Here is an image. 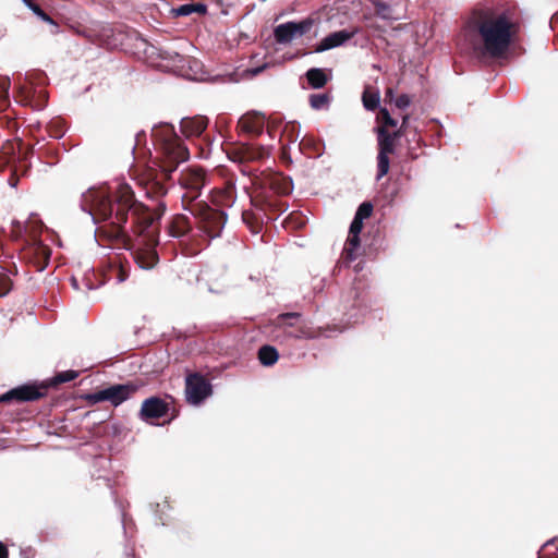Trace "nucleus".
Instances as JSON below:
<instances>
[{
    "label": "nucleus",
    "instance_id": "f257e3e1",
    "mask_svg": "<svg viewBox=\"0 0 558 558\" xmlns=\"http://www.w3.org/2000/svg\"><path fill=\"white\" fill-rule=\"evenodd\" d=\"M151 140L156 151L162 156V163L159 168L136 167L131 175L146 198L158 202L154 209L136 199L133 189L126 183L120 184L112 194L105 187L88 189L81 199L82 209L96 223L113 218L111 222L96 229L97 241L101 245L129 250L134 263L146 270L154 268L159 260L156 251L159 243L158 221L167 209L162 202L169 191L167 182L179 163L190 157L187 147L172 124L160 123L154 126Z\"/></svg>",
    "mask_w": 558,
    "mask_h": 558
},
{
    "label": "nucleus",
    "instance_id": "f03ea898",
    "mask_svg": "<svg viewBox=\"0 0 558 558\" xmlns=\"http://www.w3.org/2000/svg\"><path fill=\"white\" fill-rule=\"evenodd\" d=\"M515 5L474 8L463 24V35L476 56L502 58L521 29Z\"/></svg>",
    "mask_w": 558,
    "mask_h": 558
},
{
    "label": "nucleus",
    "instance_id": "7ed1b4c3",
    "mask_svg": "<svg viewBox=\"0 0 558 558\" xmlns=\"http://www.w3.org/2000/svg\"><path fill=\"white\" fill-rule=\"evenodd\" d=\"M292 180L282 172L265 170L252 179L250 194L253 209L242 213V220L253 234L263 230L265 220H276L288 209V203L282 199L292 193Z\"/></svg>",
    "mask_w": 558,
    "mask_h": 558
},
{
    "label": "nucleus",
    "instance_id": "20e7f679",
    "mask_svg": "<svg viewBox=\"0 0 558 558\" xmlns=\"http://www.w3.org/2000/svg\"><path fill=\"white\" fill-rule=\"evenodd\" d=\"M178 182L183 191L182 208L193 216L196 228L209 240L219 238L228 220L227 213L199 199L203 189L211 182L210 173L198 165H191L180 171Z\"/></svg>",
    "mask_w": 558,
    "mask_h": 558
},
{
    "label": "nucleus",
    "instance_id": "39448f33",
    "mask_svg": "<svg viewBox=\"0 0 558 558\" xmlns=\"http://www.w3.org/2000/svg\"><path fill=\"white\" fill-rule=\"evenodd\" d=\"M270 151L269 148L265 146H255L252 144H239L234 147L230 148L228 151V157L233 162H238L241 165L240 170L243 174H247L254 178L255 174L252 173V170L248 169L245 163L252 161H258L267 158Z\"/></svg>",
    "mask_w": 558,
    "mask_h": 558
},
{
    "label": "nucleus",
    "instance_id": "423d86ee",
    "mask_svg": "<svg viewBox=\"0 0 558 558\" xmlns=\"http://www.w3.org/2000/svg\"><path fill=\"white\" fill-rule=\"evenodd\" d=\"M136 390L137 386L134 384L112 385L108 388L88 393L85 399L90 403L109 401L117 407L132 397Z\"/></svg>",
    "mask_w": 558,
    "mask_h": 558
},
{
    "label": "nucleus",
    "instance_id": "0eeeda50",
    "mask_svg": "<svg viewBox=\"0 0 558 558\" xmlns=\"http://www.w3.org/2000/svg\"><path fill=\"white\" fill-rule=\"evenodd\" d=\"M50 255V247L36 239L27 242L20 251V258L36 271H43L47 267Z\"/></svg>",
    "mask_w": 558,
    "mask_h": 558
},
{
    "label": "nucleus",
    "instance_id": "6e6552de",
    "mask_svg": "<svg viewBox=\"0 0 558 558\" xmlns=\"http://www.w3.org/2000/svg\"><path fill=\"white\" fill-rule=\"evenodd\" d=\"M213 393L209 380L199 373H191L185 378L186 401L193 405H199Z\"/></svg>",
    "mask_w": 558,
    "mask_h": 558
},
{
    "label": "nucleus",
    "instance_id": "1a4fd4ad",
    "mask_svg": "<svg viewBox=\"0 0 558 558\" xmlns=\"http://www.w3.org/2000/svg\"><path fill=\"white\" fill-rule=\"evenodd\" d=\"M314 25L312 17H306L300 22H287L279 24L274 29V37L277 44L286 45L294 38L307 34Z\"/></svg>",
    "mask_w": 558,
    "mask_h": 558
},
{
    "label": "nucleus",
    "instance_id": "9d476101",
    "mask_svg": "<svg viewBox=\"0 0 558 558\" xmlns=\"http://www.w3.org/2000/svg\"><path fill=\"white\" fill-rule=\"evenodd\" d=\"M173 398L169 395L166 398L149 397L142 403L138 416L142 421L153 424L154 420H159L168 415L171 409Z\"/></svg>",
    "mask_w": 558,
    "mask_h": 558
},
{
    "label": "nucleus",
    "instance_id": "9b49d317",
    "mask_svg": "<svg viewBox=\"0 0 558 558\" xmlns=\"http://www.w3.org/2000/svg\"><path fill=\"white\" fill-rule=\"evenodd\" d=\"M47 395V386L44 381L39 385L26 384L15 387L2 396H0V402H33L44 398Z\"/></svg>",
    "mask_w": 558,
    "mask_h": 558
},
{
    "label": "nucleus",
    "instance_id": "f8f14e48",
    "mask_svg": "<svg viewBox=\"0 0 558 558\" xmlns=\"http://www.w3.org/2000/svg\"><path fill=\"white\" fill-rule=\"evenodd\" d=\"M301 318L300 313L290 312V313H282L277 316V326L283 327L287 335L290 337H293L295 339L301 338H313L314 331L305 326V325H298L296 323L292 320H298Z\"/></svg>",
    "mask_w": 558,
    "mask_h": 558
},
{
    "label": "nucleus",
    "instance_id": "ddd939ff",
    "mask_svg": "<svg viewBox=\"0 0 558 558\" xmlns=\"http://www.w3.org/2000/svg\"><path fill=\"white\" fill-rule=\"evenodd\" d=\"M210 202L219 207H231L236 201V186L233 178L227 179L222 186H216L210 191Z\"/></svg>",
    "mask_w": 558,
    "mask_h": 558
},
{
    "label": "nucleus",
    "instance_id": "4468645a",
    "mask_svg": "<svg viewBox=\"0 0 558 558\" xmlns=\"http://www.w3.org/2000/svg\"><path fill=\"white\" fill-rule=\"evenodd\" d=\"M15 100L23 106H29L34 109L40 110L46 106L47 102V93L44 90L37 92L29 85H21L19 86Z\"/></svg>",
    "mask_w": 558,
    "mask_h": 558
},
{
    "label": "nucleus",
    "instance_id": "2eb2a0df",
    "mask_svg": "<svg viewBox=\"0 0 558 558\" xmlns=\"http://www.w3.org/2000/svg\"><path fill=\"white\" fill-rule=\"evenodd\" d=\"M265 121L266 119L264 114L255 111L247 112L239 119L236 129L239 132L251 137H257L264 131Z\"/></svg>",
    "mask_w": 558,
    "mask_h": 558
},
{
    "label": "nucleus",
    "instance_id": "dca6fc26",
    "mask_svg": "<svg viewBox=\"0 0 558 558\" xmlns=\"http://www.w3.org/2000/svg\"><path fill=\"white\" fill-rule=\"evenodd\" d=\"M194 226L196 227V222H193L187 215L175 214L168 220L166 230L170 236L182 239L192 233Z\"/></svg>",
    "mask_w": 558,
    "mask_h": 558
},
{
    "label": "nucleus",
    "instance_id": "f3484780",
    "mask_svg": "<svg viewBox=\"0 0 558 558\" xmlns=\"http://www.w3.org/2000/svg\"><path fill=\"white\" fill-rule=\"evenodd\" d=\"M208 118L205 116H194L183 118L180 122V130L186 138L198 137L208 126Z\"/></svg>",
    "mask_w": 558,
    "mask_h": 558
},
{
    "label": "nucleus",
    "instance_id": "a211bd4d",
    "mask_svg": "<svg viewBox=\"0 0 558 558\" xmlns=\"http://www.w3.org/2000/svg\"><path fill=\"white\" fill-rule=\"evenodd\" d=\"M357 33V28H353L351 31L342 29L338 32L330 33L327 35L315 48L316 52H323L336 47H339L353 38Z\"/></svg>",
    "mask_w": 558,
    "mask_h": 558
},
{
    "label": "nucleus",
    "instance_id": "6ab92c4d",
    "mask_svg": "<svg viewBox=\"0 0 558 558\" xmlns=\"http://www.w3.org/2000/svg\"><path fill=\"white\" fill-rule=\"evenodd\" d=\"M345 303L351 307H361L366 304L367 292L366 286L362 279H356L347 293L342 295Z\"/></svg>",
    "mask_w": 558,
    "mask_h": 558
},
{
    "label": "nucleus",
    "instance_id": "aec40b11",
    "mask_svg": "<svg viewBox=\"0 0 558 558\" xmlns=\"http://www.w3.org/2000/svg\"><path fill=\"white\" fill-rule=\"evenodd\" d=\"M396 132H389L385 126L377 129L378 153L391 155L395 153L396 141L399 138Z\"/></svg>",
    "mask_w": 558,
    "mask_h": 558
},
{
    "label": "nucleus",
    "instance_id": "412c9836",
    "mask_svg": "<svg viewBox=\"0 0 558 558\" xmlns=\"http://www.w3.org/2000/svg\"><path fill=\"white\" fill-rule=\"evenodd\" d=\"M110 277L116 278L117 282H123L129 278L130 264L126 259L116 256L110 260Z\"/></svg>",
    "mask_w": 558,
    "mask_h": 558
},
{
    "label": "nucleus",
    "instance_id": "4be33fe9",
    "mask_svg": "<svg viewBox=\"0 0 558 558\" xmlns=\"http://www.w3.org/2000/svg\"><path fill=\"white\" fill-rule=\"evenodd\" d=\"M25 5L33 11V13L39 17L43 22L50 25V33L53 35L59 34V24L47 14L37 3L33 0H24Z\"/></svg>",
    "mask_w": 558,
    "mask_h": 558
},
{
    "label": "nucleus",
    "instance_id": "5701e85b",
    "mask_svg": "<svg viewBox=\"0 0 558 558\" xmlns=\"http://www.w3.org/2000/svg\"><path fill=\"white\" fill-rule=\"evenodd\" d=\"M22 142L14 143L7 141L0 149V168L5 165H10L16 160V147L21 148Z\"/></svg>",
    "mask_w": 558,
    "mask_h": 558
},
{
    "label": "nucleus",
    "instance_id": "b1692460",
    "mask_svg": "<svg viewBox=\"0 0 558 558\" xmlns=\"http://www.w3.org/2000/svg\"><path fill=\"white\" fill-rule=\"evenodd\" d=\"M175 16H187L191 14L204 15L207 12V5L202 2L185 3L172 9Z\"/></svg>",
    "mask_w": 558,
    "mask_h": 558
},
{
    "label": "nucleus",
    "instance_id": "393cba45",
    "mask_svg": "<svg viewBox=\"0 0 558 558\" xmlns=\"http://www.w3.org/2000/svg\"><path fill=\"white\" fill-rule=\"evenodd\" d=\"M257 356L262 365L272 366L279 360V352L275 347L265 344L259 348Z\"/></svg>",
    "mask_w": 558,
    "mask_h": 558
},
{
    "label": "nucleus",
    "instance_id": "a878e982",
    "mask_svg": "<svg viewBox=\"0 0 558 558\" xmlns=\"http://www.w3.org/2000/svg\"><path fill=\"white\" fill-rule=\"evenodd\" d=\"M80 375V372L69 369L64 372L57 373L52 378L49 380L44 381V385L47 386V390L51 387H58L61 384H65L69 381H72L76 379Z\"/></svg>",
    "mask_w": 558,
    "mask_h": 558
},
{
    "label": "nucleus",
    "instance_id": "bb28decb",
    "mask_svg": "<svg viewBox=\"0 0 558 558\" xmlns=\"http://www.w3.org/2000/svg\"><path fill=\"white\" fill-rule=\"evenodd\" d=\"M308 85L313 88H322L327 82L328 77L323 69L312 68L305 74Z\"/></svg>",
    "mask_w": 558,
    "mask_h": 558
},
{
    "label": "nucleus",
    "instance_id": "cd10ccee",
    "mask_svg": "<svg viewBox=\"0 0 558 558\" xmlns=\"http://www.w3.org/2000/svg\"><path fill=\"white\" fill-rule=\"evenodd\" d=\"M361 240L360 233H350L344 244L343 255L348 260H354L356 258V251L360 247Z\"/></svg>",
    "mask_w": 558,
    "mask_h": 558
},
{
    "label": "nucleus",
    "instance_id": "c85d7f7f",
    "mask_svg": "<svg viewBox=\"0 0 558 558\" xmlns=\"http://www.w3.org/2000/svg\"><path fill=\"white\" fill-rule=\"evenodd\" d=\"M379 92L372 89L369 86L365 87L362 94V101L365 109L374 111L379 106Z\"/></svg>",
    "mask_w": 558,
    "mask_h": 558
},
{
    "label": "nucleus",
    "instance_id": "c756f323",
    "mask_svg": "<svg viewBox=\"0 0 558 558\" xmlns=\"http://www.w3.org/2000/svg\"><path fill=\"white\" fill-rule=\"evenodd\" d=\"M305 226V217L300 211L291 213L283 221V227L291 230H300Z\"/></svg>",
    "mask_w": 558,
    "mask_h": 558
},
{
    "label": "nucleus",
    "instance_id": "7c9ffc66",
    "mask_svg": "<svg viewBox=\"0 0 558 558\" xmlns=\"http://www.w3.org/2000/svg\"><path fill=\"white\" fill-rule=\"evenodd\" d=\"M48 135L52 138H61L65 133V123L62 119H53L46 125Z\"/></svg>",
    "mask_w": 558,
    "mask_h": 558
},
{
    "label": "nucleus",
    "instance_id": "2f4dec72",
    "mask_svg": "<svg viewBox=\"0 0 558 558\" xmlns=\"http://www.w3.org/2000/svg\"><path fill=\"white\" fill-rule=\"evenodd\" d=\"M10 85L11 83L8 77H0V111H4L10 105Z\"/></svg>",
    "mask_w": 558,
    "mask_h": 558
},
{
    "label": "nucleus",
    "instance_id": "473e14b6",
    "mask_svg": "<svg viewBox=\"0 0 558 558\" xmlns=\"http://www.w3.org/2000/svg\"><path fill=\"white\" fill-rule=\"evenodd\" d=\"M376 15L380 16L384 20H398L397 16L393 15L390 5L384 1H376L374 3Z\"/></svg>",
    "mask_w": 558,
    "mask_h": 558
},
{
    "label": "nucleus",
    "instance_id": "72a5a7b5",
    "mask_svg": "<svg viewBox=\"0 0 558 558\" xmlns=\"http://www.w3.org/2000/svg\"><path fill=\"white\" fill-rule=\"evenodd\" d=\"M310 105L315 110L326 108L330 101L328 94H312L308 98Z\"/></svg>",
    "mask_w": 558,
    "mask_h": 558
},
{
    "label": "nucleus",
    "instance_id": "f704fd0d",
    "mask_svg": "<svg viewBox=\"0 0 558 558\" xmlns=\"http://www.w3.org/2000/svg\"><path fill=\"white\" fill-rule=\"evenodd\" d=\"M389 166H390L389 155L378 153V156H377V169H378L377 179L378 180L388 173Z\"/></svg>",
    "mask_w": 558,
    "mask_h": 558
},
{
    "label": "nucleus",
    "instance_id": "c9c22d12",
    "mask_svg": "<svg viewBox=\"0 0 558 558\" xmlns=\"http://www.w3.org/2000/svg\"><path fill=\"white\" fill-rule=\"evenodd\" d=\"M300 149L303 151L310 150L313 154H318L320 150V143L313 137H303L300 142Z\"/></svg>",
    "mask_w": 558,
    "mask_h": 558
},
{
    "label": "nucleus",
    "instance_id": "e433bc0d",
    "mask_svg": "<svg viewBox=\"0 0 558 558\" xmlns=\"http://www.w3.org/2000/svg\"><path fill=\"white\" fill-rule=\"evenodd\" d=\"M373 209H374V207H373L372 203L364 202L359 206V208L355 213V217L359 219H362V220L367 219L372 216Z\"/></svg>",
    "mask_w": 558,
    "mask_h": 558
},
{
    "label": "nucleus",
    "instance_id": "4c0bfd02",
    "mask_svg": "<svg viewBox=\"0 0 558 558\" xmlns=\"http://www.w3.org/2000/svg\"><path fill=\"white\" fill-rule=\"evenodd\" d=\"M379 119L383 122L381 126H385L387 130L388 128H395L397 126V120L391 118L390 113L386 108H381L379 111Z\"/></svg>",
    "mask_w": 558,
    "mask_h": 558
},
{
    "label": "nucleus",
    "instance_id": "58836bf2",
    "mask_svg": "<svg viewBox=\"0 0 558 558\" xmlns=\"http://www.w3.org/2000/svg\"><path fill=\"white\" fill-rule=\"evenodd\" d=\"M11 288H12L11 279L4 274H0V298L8 294L10 292Z\"/></svg>",
    "mask_w": 558,
    "mask_h": 558
},
{
    "label": "nucleus",
    "instance_id": "ea45409f",
    "mask_svg": "<svg viewBox=\"0 0 558 558\" xmlns=\"http://www.w3.org/2000/svg\"><path fill=\"white\" fill-rule=\"evenodd\" d=\"M411 104V98L409 95L407 94H401L399 95L396 100H395V105L397 108L399 109H405L407 107H409Z\"/></svg>",
    "mask_w": 558,
    "mask_h": 558
},
{
    "label": "nucleus",
    "instance_id": "a19ab883",
    "mask_svg": "<svg viewBox=\"0 0 558 558\" xmlns=\"http://www.w3.org/2000/svg\"><path fill=\"white\" fill-rule=\"evenodd\" d=\"M409 121H410V116L409 114H404L402 117V123H401V126L395 131L396 132V135H399V136H404L407 135V131L409 129Z\"/></svg>",
    "mask_w": 558,
    "mask_h": 558
},
{
    "label": "nucleus",
    "instance_id": "79ce46f5",
    "mask_svg": "<svg viewBox=\"0 0 558 558\" xmlns=\"http://www.w3.org/2000/svg\"><path fill=\"white\" fill-rule=\"evenodd\" d=\"M363 229V220L362 219H359L354 216L353 218V221L351 222V226H350V233H361Z\"/></svg>",
    "mask_w": 558,
    "mask_h": 558
},
{
    "label": "nucleus",
    "instance_id": "37998d69",
    "mask_svg": "<svg viewBox=\"0 0 558 558\" xmlns=\"http://www.w3.org/2000/svg\"><path fill=\"white\" fill-rule=\"evenodd\" d=\"M19 181H20V177L17 175V171H16V168H14L12 171H11V174L8 179V183L11 187H16L17 184H19Z\"/></svg>",
    "mask_w": 558,
    "mask_h": 558
},
{
    "label": "nucleus",
    "instance_id": "c03bdc74",
    "mask_svg": "<svg viewBox=\"0 0 558 558\" xmlns=\"http://www.w3.org/2000/svg\"><path fill=\"white\" fill-rule=\"evenodd\" d=\"M160 56L162 59L171 60V61H175L177 59L180 58V54L178 52L170 53L168 51H163Z\"/></svg>",
    "mask_w": 558,
    "mask_h": 558
},
{
    "label": "nucleus",
    "instance_id": "a18cd8bd",
    "mask_svg": "<svg viewBox=\"0 0 558 558\" xmlns=\"http://www.w3.org/2000/svg\"><path fill=\"white\" fill-rule=\"evenodd\" d=\"M0 558H9L8 547L2 542H0Z\"/></svg>",
    "mask_w": 558,
    "mask_h": 558
},
{
    "label": "nucleus",
    "instance_id": "49530a36",
    "mask_svg": "<svg viewBox=\"0 0 558 558\" xmlns=\"http://www.w3.org/2000/svg\"><path fill=\"white\" fill-rule=\"evenodd\" d=\"M70 282H71V286L73 287V289H75V290H80L81 289V287L78 284V280L75 277H72L70 279Z\"/></svg>",
    "mask_w": 558,
    "mask_h": 558
},
{
    "label": "nucleus",
    "instance_id": "de8ad7c7",
    "mask_svg": "<svg viewBox=\"0 0 558 558\" xmlns=\"http://www.w3.org/2000/svg\"><path fill=\"white\" fill-rule=\"evenodd\" d=\"M393 89L392 88H387L386 89V98H389V99H392L393 98Z\"/></svg>",
    "mask_w": 558,
    "mask_h": 558
},
{
    "label": "nucleus",
    "instance_id": "09e8293b",
    "mask_svg": "<svg viewBox=\"0 0 558 558\" xmlns=\"http://www.w3.org/2000/svg\"><path fill=\"white\" fill-rule=\"evenodd\" d=\"M178 416V411L173 409L171 417L168 420V423L172 420H174Z\"/></svg>",
    "mask_w": 558,
    "mask_h": 558
},
{
    "label": "nucleus",
    "instance_id": "8fccbe9b",
    "mask_svg": "<svg viewBox=\"0 0 558 558\" xmlns=\"http://www.w3.org/2000/svg\"><path fill=\"white\" fill-rule=\"evenodd\" d=\"M550 544H551V541L546 542V544L544 545V547H547V546H548V545H550Z\"/></svg>",
    "mask_w": 558,
    "mask_h": 558
}]
</instances>
